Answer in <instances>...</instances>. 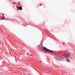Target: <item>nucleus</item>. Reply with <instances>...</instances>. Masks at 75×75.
Wrapping results in <instances>:
<instances>
[{"label":"nucleus","mask_w":75,"mask_h":75,"mask_svg":"<svg viewBox=\"0 0 75 75\" xmlns=\"http://www.w3.org/2000/svg\"><path fill=\"white\" fill-rule=\"evenodd\" d=\"M42 48L44 49V51H46V52H52L51 50H49L45 47H42Z\"/></svg>","instance_id":"f257e3e1"},{"label":"nucleus","mask_w":75,"mask_h":75,"mask_svg":"<svg viewBox=\"0 0 75 75\" xmlns=\"http://www.w3.org/2000/svg\"><path fill=\"white\" fill-rule=\"evenodd\" d=\"M69 57V53L66 56H64L65 58H68Z\"/></svg>","instance_id":"f03ea898"},{"label":"nucleus","mask_w":75,"mask_h":75,"mask_svg":"<svg viewBox=\"0 0 75 75\" xmlns=\"http://www.w3.org/2000/svg\"><path fill=\"white\" fill-rule=\"evenodd\" d=\"M18 9L20 10H22V7L21 6L18 7Z\"/></svg>","instance_id":"7ed1b4c3"},{"label":"nucleus","mask_w":75,"mask_h":75,"mask_svg":"<svg viewBox=\"0 0 75 75\" xmlns=\"http://www.w3.org/2000/svg\"><path fill=\"white\" fill-rule=\"evenodd\" d=\"M4 19H5V18H4V16L3 15L2 17V20H4Z\"/></svg>","instance_id":"20e7f679"},{"label":"nucleus","mask_w":75,"mask_h":75,"mask_svg":"<svg viewBox=\"0 0 75 75\" xmlns=\"http://www.w3.org/2000/svg\"><path fill=\"white\" fill-rule=\"evenodd\" d=\"M67 62H69V60L68 59H67Z\"/></svg>","instance_id":"39448f33"},{"label":"nucleus","mask_w":75,"mask_h":75,"mask_svg":"<svg viewBox=\"0 0 75 75\" xmlns=\"http://www.w3.org/2000/svg\"><path fill=\"white\" fill-rule=\"evenodd\" d=\"M13 4H16V2H13Z\"/></svg>","instance_id":"423d86ee"},{"label":"nucleus","mask_w":75,"mask_h":75,"mask_svg":"<svg viewBox=\"0 0 75 75\" xmlns=\"http://www.w3.org/2000/svg\"><path fill=\"white\" fill-rule=\"evenodd\" d=\"M62 59H63V58L62 57Z\"/></svg>","instance_id":"0eeeda50"},{"label":"nucleus","mask_w":75,"mask_h":75,"mask_svg":"<svg viewBox=\"0 0 75 75\" xmlns=\"http://www.w3.org/2000/svg\"><path fill=\"white\" fill-rule=\"evenodd\" d=\"M41 6V5H40V6Z\"/></svg>","instance_id":"6e6552de"},{"label":"nucleus","mask_w":75,"mask_h":75,"mask_svg":"<svg viewBox=\"0 0 75 75\" xmlns=\"http://www.w3.org/2000/svg\"><path fill=\"white\" fill-rule=\"evenodd\" d=\"M40 62H41V61H40Z\"/></svg>","instance_id":"1a4fd4ad"}]
</instances>
